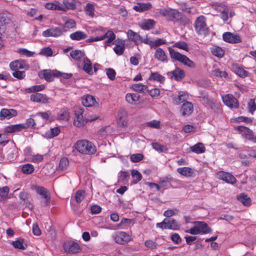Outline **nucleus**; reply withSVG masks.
Returning <instances> with one entry per match:
<instances>
[{
  "label": "nucleus",
  "instance_id": "1",
  "mask_svg": "<svg viewBox=\"0 0 256 256\" xmlns=\"http://www.w3.org/2000/svg\"><path fill=\"white\" fill-rule=\"evenodd\" d=\"M76 149L80 153L84 154H93L96 151V146L92 142L86 140H78L75 144Z\"/></svg>",
  "mask_w": 256,
  "mask_h": 256
},
{
  "label": "nucleus",
  "instance_id": "2",
  "mask_svg": "<svg viewBox=\"0 0 256 256\" xmlns=\"http://www.w3.org/2000/svg\"><path fill=\"white\" fill-rule=\"evenodd\" d=\"M169 52L170 57L172 58L175 59L176 60L179 61L184 65L191 68H194L196 67V64L194 62L191 60L186 56L180 54V52L175 51L172 48H169Z\"/></svg>",
  "mask_w": 256,
  "mask_h": 256
},
{
  "label": "nucleus",
  "instance_id": "3",
  "mask_svg": "<svg viewBox=\"0 0 256 256\" xmlns=\"http://www.w3.org/2000/svg\"><path fill=\"white\" fill-rule=\"evenodd\" d=\"M194 226L186 231V232L192 234H208L212 232L208 225L203 222H195Z\"/></svg>",
  "mask_w": 256,
  "mask_h": 256
},
{
  "label": "nucleus",
  "instance_id": "4",
  "mask_svg": "<svg viewBox=\"0 0 256 256\" xmlns=\"http://www.w3.org/2000/svg\"><path fill=\"white\" fill-rule=\"evenodd\" d=\"M32 190H35L38 194L41 196L43 200L42 201V203L43 206H48L50 203V194L49 191L45 188L32 185L31 187Z\"/></svg>",
  "mask_w": 256,
  "mask_h": 256
},
{
  "label": "nucleus",
  "instance_id": "5",
  "mask_svg": "<svg viewBox=\"0 0 256 256\" xmlns=\"http://www.w3.org/2000/svg\"><path fill=\"white\" fill-rule=\"evenodd\" d=\"M159 14L170 21H178L182 18V14L180 12L176 10L171 8L160 9L159 11Z\"/></svg>",
  "mask_w": 256,
  "mask_h": 256
},
{
  "label": "nucleus",
  "instance_id": "6",
  "mask_svg": "<svg viewBox=\"0 0 256 256\" xmlns=\"http://www.w3.org/2000/svg\"><path fill=\"white\" fill-rule=\"evenodd\" d=\"M196 31L198 34H206L207 32L206 18L204 16H198L194 22Z\"/></svg>",
  "mask_w": 256,
  "mask_h": 256
},
{
  "label": "nucleus",
  "instance_id": "7",
  "mask_svg": "<svg viewBox=\"0 0 256 256\" xmlns=\"http://www.w3.org/2000/svg\"><path fill=\"white\" fill-rule=\"evenodd\" d=\"M224 103L231 108H236L239 106L238 100L232 94H226L222 96Z\"/></svg>",
  "mask_w": 256,
  "mask_h": 256
},
{
  "label": "nucleus",
  "instance_id": "8",
  "mask_svg": "<svg viewBox=\"0 0 256 256\" xmlns=\"http://www.w3.org/2000/svg\"><path fill=\"white\" fill-rule=\"evenodd\" d=\"M116 242L120 244H124L131 240L130 236L124 232H118L113 236Z\"/></svg>",
  "mask_w": 256,
  "mask_h": 256
},
{
  "label": "nucleus",
  "instance_id": "9",
  "mask_svg": "<svg viewBox=\"0 0 256 256\" xmlns=\"http://www.w3.org/2000/svg\"><path fill=\"white\" fill-rule=\"evenodd\" d=\"M236 128L243 137L256 142V136H254L253 132L249 128L244 126H238Z\"/></svg>",
  "mask_w": 256,
  "mask_h": 256
},
{
  "label": "nucleus",
  "instance_id": "10",
  "mask_svg": "<svg viewBox=\"0 0 256 256\" xmlns=\"http://www.w3.org/2000/svg\"><path fill=\"white\" fill-rule=\"evenodd\" d=\"M216 178L226 182L230 184H234L236 180L231 174L224 171H220L216 174Z\"/></svg>",
  "mask_w": 256,
  "mask_h": 256
},
{
  "label": "nucleus",
  "instance_id": "11",
  "mask_svg": "<svg viewBox=\"0 0 256 256\" xmlns=\"http://www.w3.org/2000/svg\"><path fill=\"white\" fill-rule=\"evenodd\" d=\"M65 32H66V30H63L59 27L52 26L46 30L44 31L42 35L44 37H58L62 35Z\"/></svg>",
  "mask_w": 256,
  "mask_h": 256
},
{
  "label": "nucleus",
  "instance_id": "12",
  "mask_svg": "<svg viewBox=\"0 0 256 256\" xmlns=\"http://www.w3.org/2000/svg\"><path fill=\"white\" fill-rule=\"evenodd\" d=\"M64 248L66 252L70 254H77L82 250L81 246L74 242L65 243L64 245Z\"/></svg>",
  "mask_w": 256,
  "mask_h": 256
},
{
  "label": "nucleus",
  "instance_id": "13",
  "mask_svg": "<svg viewBox=\"0 0 256 256\" xmlns=\"http://www.w3.org/2000/svg\"><path fill=\"white\" fill-rule=\"evenodd\" d=\"M98 32H101L103 33V34L102 36H100L102 38V40L106 38H108V40L104 42V44L106 46H110V43L116 38L115 34L112 30H108L106 32L105 29L103 28H101L100 30H98Z\"/></svg>",
  "mask_w": 256,
  "mask_h": 256
},
{
  "label": "nucleus",
  "instance_id": "14",
  "mask_svg": "<svg viewBox=\"0 0 256 256\" xmlns=\"http://www.w3.org/2000/svg\"><path fill=\"white\" fill-rule=\"evenodd\" d=\"M222 38L224 41L230 43H238L242 41L238 34L226 32L223 34Z\"/></svg>",
  "mask_w": 256,
  "mask_h": 256
},
{
  "label": "nucleus",
  "instance_id": "15",
  "mask_svg": "<svg viewBox=\"0 0 256 256\" xmlns=\"http://www.w3.org/2000/svg\"><path fill=\"white\" fill-rule=\"evenodd\" d=\"M10 67L12 70L16 71L20 69L27 70L28 66L24 60H16L10 64Z\"/></svg>",
  "mask_w": 256,
  "mask_h": 256
},
{
  "label": "nucleus",
  "instance_id": "16",
  "mask_svg": "<svg viewBox=\"0 0 256 256\" xmlns=\"http://www.w3.org/2000/svg\"><path fill=\"white\" fill-rule=\"evenodd\" d=\"M42 74L46 81L50 82L53 81L54 78L59 77L60 72L56 70H46L43 71Z\"/></svg>",
  "mask_w": 256,
  "mask_h": 256
},
{
  "label": "nucleus",
  "instance_id": "17",
  "mask_svg": "<svg viewBox=\"0 0 256 256\" xmlns=\"http://www.w3.org/2000/svg\"><path fill=\"white\" fill-rule=\"evenodd\" d=\"M30 99L32 102L42 104L48 103L50 100L46 95L40 93L32 94L30 96Z\"/></svg>",
  "mask_w": 256,
  "mask_h": 256
},
{
  "label": "nucleus",
  "instance_id": "18",
  "mask_svg": "<svg viewBox=\"0 0 256 256\" xmlns=\"http://www.w3.org/2000/svg\"><path fill=\"white\" fill-rule=\"evenodd\" d=\"M17 114L16 110L14 109L2 108L0 111V120L10 119L16 116Z\"/></svg>",
  "mask_w": 256,
  "mask_h": 256
},
{
  "label": "nucleus",
  "instance_id": "19",
  "mask_svg": "<svg viewBox=\"0 0 256 256\" xmlns=\"http://www.w3.org/2000/svg\"><path fill=\"white\" fill-rule=\"evenodd\" d=\"M63 4H61V7L64 10H61L62 11H66L68 10H74L77 5L80 4V2L78 0H64Z\"/></svg>",
  "mask_w": 256,
  "mask_h": 256
},
{
  "label": "nucleus",
  "instance_id": "20",
  "mask_svg": "<svg viewBox=\"0 0 256 256\" xmlns=\"http://www.w3.org/2000/svg\"><path fill=\"white\" fill-rule=\"evenodd\" d=\"M83 111L82 109H78L75 112V118L74 124L77 127L82 126L85 122L82 116Z\"/></svg>",
  "mask_w": 256,
  "mask_h": 256
},
{
  "label": "nucleus",
  "instance_id": "21",
  "mask_svg": "<svg viewBox=\"0 0 256 256\" xmlns=\"http://www.w3.org/2000/svg\"><path fill=\"white\" fill-rule=\"evenodd\" d=\"M194 110V106L192 102H184L180 109L182 115L184 116H190Z\"/></svg>",
  "mask_w": 256,
  "mask_h": 256
},
{
  "label": "nucleus",
  "instance_id": "22",
  "mask_svg": "<svg viewBox=\"0 0 256 256\" xmlns=\"http://www.w3.org/2000/svg\"><path fill=\"white\" fill-rule=\"evenodd\" d=\"M82 68L88 74H93L92 65L91 61L87 58H85L82 61Z\"/></svg>",
  "mask_w": 256,
  "mask_h": 256
},
{
  "label": "nucleus",
  "instance_id": "23",
  "mask_svg": "<svg viewBox=\"0 0 256 256\" xmlns=\"http://www.w3.org/2000/svg\"><path fill=\"white\" fill-rule=\"evenodd\" d=\"M152 8V5L150 2L141 3L139 2L134 7V10L136 12H142L150 10Z\"/></svg>",
  "mask_w": 256,
  "mask_h": 256
},
{
  "label": "nucleus",
  "instance_id": "24",
  "mask_svg": "<svg viewBox=\"0 0 256 256\" xmlns=\"http://www.w3.org/2000/svg\"><path fill=\"white\" fill-rule=\"evenodd\" d=\"M126 112L123 109L120 110L118 113V122L122 126H125L127 125V122L126 120Z\"/></svg>",
  "mask_w": 256,
  "mask_h": 256
},
{
  "label": "nucleus",
  "instance_id": "25",
  "mask_svg": "<svg viewBox=\"0 0 256 256\" xmlns=\"http://www.w3.org/2000/svg\"><path fill=\"white\" fill-rule=\"evenodd\" d=\"M127 35L128 39L132 41L136 44H140L141 36L136 32L130 30L127 32Z\"/></svg>",
  "mask_w": 256,
  "mask_h": 256
},
{
  "label": "nucleus",
  "instance_id": "26",
  "mask_svg": "<svg viewBox=\"0 0 256 256\" xmlns=\"http://www.w3.org/2000/svg\"><path fill=\"white\" fill-rule=\"evenodd\" d=\"M232 70L236 74L242 78H245L248 76V72L238 64L232 66Z\"/></svg>",
  "mask_w": 256,
  "mask_h": 256
},
{
  "label": "nucleus",
  "instance_id": "27",
  "mask_svg": "<svg viewBox=\"0 0 256 256\" xmlns=\"http://www.w3.org/2000/svg\"><path fill=\"white\" fill-rule=\"evenodd\" d=\"M172 98L175 103L176 104H179L186 100L188 98V96L186 92H178V95H174Z\"/></svg>",
  "mask_w": 256,
  "mask_h": 256
},
{
  "label": "nucleus",
  "instance_id": "28",
  "mask_svg": "<svg viewBox=\"0 0 256 256\" xmlns=\"http://www.w3.org/2000/svg\"><path fill=\"white\" fill-rule=\"evenodd\" d=\"M96 102L94 98L90 95L86 96L82 100V104L86 107L93 106Z\"/></svg>",
  "mask_w": 256,
  "mask_h": 256
},
{
  "label": "nucleus",
  "instance_id": "29",
  "mask_svg": "<svg viewBox=\"0 0 256 256\" xmlns=\"http://www.w3.org/2000/svg\"><path fill=\"white\" fill-rule=\"evenodd\" d=\"M70 38L72 40H80L87 38V34L82 31H76L70 34Z\"/></svg>",
  "mask_w": 256,
  "mask_h": 256
},
{
  "label": "nucleus",
  "instance_id": "30",
  "mask_svg": "<svg viewBox=\"0 0 256 256\" xmlns=\"http://www.w3.org/2000/svg\"><path fill=\"white\" fill-rule=\"evenodd\" d=\"M190 148L192 152L197 154L204 153L206 150V148L202 142H198L190 146Z\"/></svg>",
  "mask_w": 256,
  "mask_h": 256
},
{
  "label": "nucleus",
  "instance_id": "31",
  "mask_svg": "<svg viewBox=\"0 0 256 256\" xmlns=\"http://www.w3.org/2000/svg\"><path fill=\"white\" fill-rule=\"evenodd\" d=\"M62 20L64 24L62 27L61 28L63 30H67L68 29L74 28L76 26V24L73 20L68 18L66 17L62 18Z\"/></svg>",
  "mask_w": 256,
  "mask_h": 256
},
{
  "label": "nucleus",
  "instance_id": "32",
  "mask_svg": "<svg viewBox=\"0 0 256 256\" xmlns=\"http://www.w3.org/2000/svg\"><path fill=\"white\" fill-rule=\"evenodd\" d=\"M177 171L180 174L186 177L192 176L194 174V170L188 167L180 168H178Z\"/></svg>",
  "mask_w": 256,
  "mask_h": 256
},
{
  "label": "nucleus",
  "instance_id": "33",
  "mask_svg": "<svg viewBox=\"0 0 256 256\" xmlns=\"http://www.w3.org/2000/svg\"><path fill=\"white\" fill-rule=\"evenodd\" d=\"M156 22L153 20L148 19L144 20L141 24L140 27L142 29L144 30H149L152 28Z\"/></svg>",
  "mask_w": 256,
  "mask_h": 256
},
{
  "label": "nucleus",
  "instance_id": "34",
  "mask_svg": "<svg viewBox=\"0 0 256 256\" xmlns=\"http://www.w3.org/2000/svg\"><path fill=\"white\" fill-rule=\"evenodd\" d=\"M132 87L134 90L140 93L144 94L148 92V86L141 84H134Z\"/></svg>",
  "mask_w": 256,
  "mask_h": 256
},
{
  "label": "nucleus",
  "instance_id": "35",
  "mask_svg": "<svg viewBox=\"0 0 256 256\" xmlns=\"http://www.w3.org/2000/svg\"><path fill=\"white\" fill-rule=\"evenodd\" d=\"M68 109L63 108L61 110L58 114V119L60 120L67 121L68 120L70 115Z\"/></svg>",
  "mask_w": 256,
  "mask_h": 256
},
{
  "label": "nucleus",
  "instance_id": "36",
  "mask_svg": "<svg viewBox=\"0 0 256 256\" xmlns=\"http://www.w3.org/2000/svg\"><path fill=\"white\" fill-rule=\"evenodd\" d=\"M166 222L168 226L165 228H168V229L176 230L180 228V224L178 223L175 220L172 218H167Z\"/></svg>",
  "mask_w": 256,
  "mask_h": 256
},
{
  "label": "nucleus",
  "instance_id": "37",
  "mask_svg": "<svg viewBox=\"0 0 256 256\" xmlns=\"http://www.w3.org/2000/svg\"><path fill=\"white\" fill-rule=\"evenodd\" d=\"M140 96L138 94L128 93L126 96V100L129 104H133L139 100Z\"/></svg>",
  "mask_w": 256,
  "mask_h": 256
},
{
  "label": "nucleus",
  "instance_id": "38",
  "mask_svg": "<svg viewBox=\"0 0 256 256\" xmlns=\"http://www.w3.org/2000/svg\"><path fill=\"white\" fill-rule=\"evenodd\" d=\"M154 56L156 58L162 62L165 61L167 58L164 50L161 48L156 49Z\"/></svg>",
  "mask_w": 256,
  "mask_h": 256
},
{
  "label": "nucleus",
  "instance_id": "39",
  "mask_svg": "<svg viewBox=\"0 0 256 256\" xmlns=\"http://www.w3.org/2000/svg\"><path fill=\"white\" fill-rule=\"evenodd\" d=\"M150 80H154L160 83H162L164 80L165 78L164 76L160 74L158 72H152L151 74L148 78Z\"/></svg>",
  "mask_w": 256,
  "mask_h": 256
},
{
  "label": "nucleus",
  "instance_id": "40",
  "mask_svg": "<svg viewBox=\"0 0 256 256\" xmlns=\"http://www.w3.org/2000/svg\"><path fill=\"white\" fill-rule=\"evenodd\" d=\"M172 179L171 178L166 177L164 178L160 179L159 181L160 186V188H163L164 190L168 188L171 184L170 182Z\"/></svg>",
  "mask_w": 256,
  "mask_h": 256
},
{
  "label": "nucleus",
  "instance_id": "41",
  "mask_svg": "<svg viewBox=\"0 0 256 256\" xmlns=\"http://www.w3.org/2000/svg\"><path fill=\"white\" fill-rule=\"evenodd\" d=\"M10 21V20L8 16V14L6 13L0 14V29H1V27L8 24Z\"/></svg>",
  "mask_w": 256,
  "mask_h": 256
},
{
  "label": "nucleus",
  "instance_id": "42",
  "mask_svg": "<svg viewBox=\"0 0 256 256\" xmlns=\"http://www.w3.org/2000/svg\"><path fill=\"white\" fill-rule=\"evenodd\" d=\"M46 8L48 10H64L61 7V4L58 2H54V3H47Z\"/></svg>",
  "mask_w": 256,
  "mask_h": 256
},
{
  "label": "nucleus",
  "instance_id": "43",
  "mask_svg": "<svg viewBox=\"0 0 256 256\" xmlns=\"http://www.w3.org/2000/svg\"><path fill=\"white\" fill-rule=\"evenodd\" d=\"M125 50V44L124 42H121L120 44H116L114 48V50L116 54L118 56L122 55Z\"/></svg>",
  "mask_w": 256,
  "mask_h": 256
},
{
  "label": "nucleus",
  "instance_id": "44",
  "mask_svg": "<svg viewBox=\"0 0 256 256\" xmlns=\"http://www.w3.org/2000/svg\"><path fill=\"white\" fill-rule=\"evenodd\" d=\"M132 176L133 178L132 182L136 184L140 181L142 178V175L137 170H133L132 171Z\"/></svg>",
  "mask_w": 256,
  "mask_h": 256
},
{
  "label": "nucleus",
  "instance_id": "45",
  "mask_svg": "<svg viewBox=\"0 0 256 256\" xmlns=\"http://www.w3.org/2000/svg\"><path fill=\"white\" fill-rule=\"evenodd\" d=\"M238 200L245 206H250V198L244 194H241L238 196Z\"/></svg>",
  "mask_w": 256,
  "mask_h": 256
},
{
  "label": "nucleus",
  "instance_id": "46",
  "mask_svg": "<svg viewBox=\"0 0 256 256\" xmlns=\"http://www.w3.org/2000/svg\"><path fill=\"white\" fill-rule=\"evenodd\" d=\"M85 11L88 16L92 18L94 16V5L90 3L86 4L85 8Z\"/></svg>",
  "mask_w": 256,
  "mask_h": 256
},
{
  "label": "nucleus",
  "instance_id": "47",
  "mask_svg": "<svg viewBox=\"0 0 256 256\" xmlns=\"http://www.w3.org/2000/svg\"><path fill=\"white\" fill-rule=\"evenodd\" d=\"M60 132V128L56 127L51 128L50 130L46 133V136L48 138H52L57 136Z\"/></svg>",
  "mask_w": 256,
  "mask_h": 256
},
{
  "label": "nucleus",
  "instance_id": "48",
  "mask_svg": "<svg viewBox=\"0 0 256 256\" xmlns=\"http://www.w3.org/2000/svg\"><path fill=\"white\" fill-rule=\"evenodd\" d=\"M211 52L213 55L220 58H222L224 54V50L218 46L212 48Z\"/></svg>",
  "mask_w": 256,
  "mask_h": 256
},
{
  "label": "nucleus",
  "instance_id": "49",
  "mask_svg": "<svg viewBox=\"0 0 256 256\" xmlns=\"http://www.w3.org/2000/svg\"><path fill=\"white\" fill-rule=\"evenodd\" d=\"M172 74L176 80H180L184 76V70L178 68L172 72Z\"/></svg>",
  "mask_w": 256,
  "mask_h": 256
},
{
  "label": "nucleus",
  "instance_id": "50",
  "mask_svg": "<svg viewBox=\"0 0 256 256\" xmlns=\"http://www.w3.org/2000/svg\"><path fill=\"white\" fill-rule=\"evenodd\" d=\"M9 188L8 186H4L0 188V201L5 200L8 196Z\"/></svg>",
  "mask_w": 256,
  "mask_h": 256
},
{
  "label": "nucleus",
  "instance_id": "51",
  "mask_svg": "<svg viewBox=\"0 0 256 256\" xmlns=\"http://www.w3.org/2000/svg\"><path fill=\"white\" fill-rule=\"evenodd\" d=\"M12 244L15 248L20 250H24L26 246V245L24 244V240L22 239L14 242Z\"/></svg>",
  "mask_w": 256,
  "mask_h": 256
},
{
  "label": "nucleus",
  "instance_id": "52",
  "mask_svg": "<svg viewBox=\"0 0 256 256\" xmlns=\"http://www.w3.org/2000/svg\"><path fill=\"white\" fill-rule=\"evenodd\" d=\"M69 165V161L66 158H62L60 161L59 168L64 170L67 168Z\"/></svg>",
  "mask_w": 256,
  "mask_h": 256
},
{
  "label": "nucleus",
  "instance_id": "53",
  "mask_svg": "<svg viewBox=\"0 0 256 256\" xmlns=\"http://www.w3.org/2000/svg\"><path fill=\"white\" fill-rule=\"evenodd\" d=\"M22 170L25 174H30L34 172V167L32 164H27L22 166Z\"/></svg>",
  "mask_w": 256,
  "mask_h": 256
},
{
  "label": "nucleus",
  "instance_id": "54",
  "mask_svg": "<svg viewBox=\"0 0 256 256\" xmlns=\"http://www.w3.org/2000/svg\"><path fill=\"white\" fill-rule=\"evenodd\" d=\"M84 52L80 50H72L70 52V56L74 60H78L84 56Z\"/></svg>",
  "mask_w": 256,
  "mask_h": 256
},
{
  "label": "nucleus",
  "instance_id": "55",
  "mask_svg": "<svg viewBox=\"0 0 256 256\" xmlns=\"http://www.w3.org/2000/svg\"><path fill=\"white\" fill-rule=\"evenodd\" d=\"M86 197V192L84 190H79L75 194V200L78 203H80Z\"/></svg>",
  "mask_w": 256,
  "mask_h": 256
},
{
  "label": "nucleus",
  "instance_id": "56",
  "mask_svg": "<svg viewBox=\"0 0 256 256\" xmlns=\"http://www.w3.org/2000/svg\"><path fill=\"white\" fill-rule=\"evenodd\" d=\"M212 74L213 76L220 77V78H227L228 76V74L225 72L220 70V69H215L212 71Z\"/></svg>",
  "mask_w": 256,
  "mask_h": 256
},
{
  "label": "nucleus",
  "instance_id": "57",
  "mask_svg": "<svg viewBox=\"0 0 256 256\" xmlns=\"http://www.w3.org/2000/svg\"><path fill=\"white\" fill-rule=\"evenodd\" d=\"M152 146L154 149L158 152H166L168 149L166 146L160 144L158 142H153L152 143Z\"/></svg>",
  "mask_w": 256,
  "mask_h": 256
},
{
  "label": "nucleus",
  "instance_id": "58",
  "mask_svg": "<svg viewBox=\"0 0 256 256\" xmlns=\"http://www.w3.org/2000/svg\"><path fill=\"white\" fill-rule=\"evenodd\" d=\"M17 52L20 55L25 56L27 57L32 56L34 54V52H30L26 48H19L17 50Z\"/></svg>",
  "mask_w": 256,
  "mask_h": 256
},
{
  "label": "nucleus",
  "instance_id": "59",
  "mask_svg": "<svg viewBox=\"0 0 256 256\" xmlns=\"http://www.w3.org/2000/svg\"><path fill=\"white\" fill-rule=\"evenodd\" d=\"M22 125L24 126L23 128L26 129V128H34L35 126V122L34 120L32 118H28L26 120V123L22 124Z\"/></svg>",
  "mask_w": 256,
  "mask_h": 256
},
{
  "label": "nucleus",
  "instance_id": "60",
  "mask_svg": "<svg viewBox=\"0 0 256 256\" xmlns=\"http://www.w3.org/2000/svg\"><path fill=\"white\" fill-rule=\"evenodd\" d=\"M129 176V174L128 172L124 171L120 172L118 174V182H124L126 181Z\"/></svg>",
  "mask_w": 256,
  "mask_h": 256
},
{
  "label": "nucleus",
  "instance_id": "61",
  "mask_svg": "<svg viewBox=\"0 0 256 256\" xmlns=\"http://www.w3.org/2000/svg\"><path fill=\"white\" fill-rule=\"evenodd\" d=\"M45 88V86L43 84L41 85H36L32 86L30 87V88H28V92H40L42 90Z\"/></svg>",
  "mask_w": 256,
  "mask_h": 256
},
{
  "label": "nucleus",
  "instance_id": "62",
  "mask_svg": "<svg viewBox=\"0 0 256 256\" xmlns=\"http://www.w3.org/2000/svg\"><path fill=\"white\" fill-rule=\"evenodd\" d=\"M144 158V156L141 154H133L130 156L131 161L134 162H138L142 160Z\"/></svg>",
  "mask_w": 256,
  "mask_h": 256
},
{
  "label": "nucleus",
  "instance_id": "63",
  "mask_svg": "<svg viewBox=\"0 0 256 256\" xmlns=\"http://www.w3.org/2000/svg\"><path fill=\"white\" fill-rule=\"evenodd\" d=\"M106 71L107 76L110 80H113L115 79L116 72L114 69L111 68H106Z\"/></svg>",
  "mask_w": 256,
  "mask_h": 256
},
{
  "label": "nucleus",
  "instance_id": "64",
  "mask_svg": "<svg viewBox=\"0 0 256 256\" xmlns=\"http://www.w3.org/2000/svg\"><path fill=\"white\" fill-rule=\"evenodd\" d=\"M160 121L156 120H153L146 123V126H148L154 128H160Z\"/></svg>",
  "mask_w": 256,
  "mask_h": 256
}]
</instances>
